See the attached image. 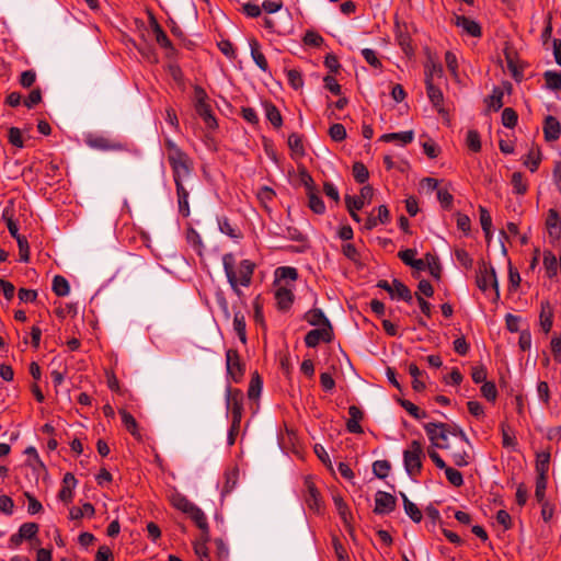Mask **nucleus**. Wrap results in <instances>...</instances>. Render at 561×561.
Wrapping results in <instances>:
<instances>
[{"mask_svg": "<svg viewBox=\"0 0 561 561\" xmlns=\"http://www.w3.org/2000/svg\"><path fill=\"white\" fill-rule=\"evenodd\" d=\"M171 169L176 190L179 213L184 217L190 216V188L187 186L192 179L193 164L187 154L168 161Z\"/></svg>", "mask_w": 561, "mask_h": 561, "instance_id": "obj_1", "label": "nucleus"}, {"mask_svg": "<svg viewBox=\"0 0 561 561\" xmlns=\"http://www.w3.org/2000/svg\"><path fill=\"white\" fill-rule=\"evenodd\" d=\"M222 266L227 280L234 294L241 296L239 286L249 287L255 270V264L250 260H242L238 266L232 253L222 255Z\"/></svg>", "mask_w": 561, "mask_h": 561, "instance_id": "obj_2", "label": "nucleus"}, {"mask_svg": "<svg viewBox=\"0 0 561 561\" xmlns=\"http://www.w3.org/2000/svg\"><path fill=\"white\" fill-rule=\"evenodd\" d=\"M476 283L479 289L483 293H486L488 290H493L494 301L500 298V289L496 273L491 264L482 262L479 265Z\"/></svg>", "mask_w": 561, "mask_h": 561, "instance_id": "obj_3", "label": "nucleus"}, {"mask_svg": "<svg viewBox=\"0 0 561 561\" xmlns=\"http://www.w3.org/2000/svg\"><path fill=\"white\" fill-rule=\"evenodd\" d=\"M423 457L422 444L419 440H412L409 448L403 451L404 469L410 477H416L421 472Z\"/></svg>", "mask_w": 561, "mask_h": 561, "instance_id": "obj_4", "label": "nucleus"}, {"mask_svg": "<svg viewBox=\"0 0 561 561\" xmlns=\"http://www.w3.org/2000/svg\"><path fill=\"white\" fill-rule=\"evenodd\" d=\"M195 111L197 115L204 121L205 125L209 129H216L218 124L213 114L210 105L207 103V93L201 87H195Z\"/></svg>", "mask_w": 561, "mask_h": 561, "instance_id": "obj_5", "label": "nucleus"}, {"mask_svg": "<svg viewBox=\"0 0 561 561\" xmlns=\"http://www.w3.org/2000/svg\"><path fill=\"white\" fill-rule=\"evenodd\" d=\"M226 407L231 412V421H233V427L241 424L242 412H243V393L240 389L231 388L230 386L226 389Z\"/></svg>", "mask_w": 561, "mask_h": 561, "instance_id": "obj_6", "label": "nucleus"}, {"mask_svg": "<svg viewBox=\"0 0 561 561\" xmlns=\"http://www.w3.org/2000/svg\"><path fill=\"white\" fill-rule=\"evenodd\" d=\"M424 430L431 443L438 448L448 447L449 425L446 423L431 422L424 425Z\"/></svg>", "mask_w": 561, "mask_h": 561, "instance_id": "obj_7", "label": "nucleus"}, {"mask_svg": "<svg viewBox=\"0 0 561 561\" xmlns=\"http://www.w3.org/2000/svg\"><path fill=\"white\" fill-rule=\"evenodd\" d=\"M226 369L228 377L234 382H239L245 373V364L241 360L239 352L234 348L226 351Z\"/></svg>", "mask_w": 561, "mask_h": 561, "instance_id": "obj_8", "label": "nucleus"}, {"mask_svg": "<svg viewBox=\"0 0 561 561\" xmlns=\"http://www.w3.org/2000/svg\"><path fill=\"white\" fill-rule=\"evenodd\" d=\"M333 339L332 325L310 330L305 336L307 347H317L320 342L330 343Z\"/></svg>", "mask_w": 561, "mask_h": 561, "instance_id": "obj_9", "label": "nucleus"}, {"mask_svg": "<svg viewBox=\"0 0 561 561\" xmlns=\"http://www.w3.org/2000/svg\"><path fill=\"white\" fill-rule=\"evenodd\" d=\"M397 505V499L385 491H378L375 495V508L374 513L378 515L389 514L394 511Z\"/></svg>", "mask_w": 561, "mask_h": 561, "instance_id": "obj_10", "label": "nucleus"}, {"mask_svg": "<svg viewBox=\"0 0 561 561\" xmlns=\"http://www.w3.org/2000/svg\"><path fill=\"white\" fill-rule=\"evenodd\" d=\"M85 142L90 148L102 151H119L124 149V146L121 142L100 135H90Z\"/></svg>", "mask_w": 561, "mask_h": 561, "instance_id": "obj_11", "label": "nucleus"}, {"mask_svg": "<svg viewBox=\"0 0 561 561\" xmlns=\"http://www.w3.org/2000/svg\"><path fill=\"white\" fill-rule=\"evenodd\" d=\"M561 135L560 122L551 115H548L543 122V136L547 141H556Z\"/></svg>", "mask_w": 561, "mask_h": 561, "instance_id": "obj_12", "label": "nucleus"}, {"mask_svg": "<svg viewBox=\"0 0 561 561\" xmlns=\"http://www.w3.org/2000/svg\"><path fill=\"white\" fill-rule=\"evenodd\" d=\"M348 414H350V419L346 422L347 432H350L352 434H362L363 427L359 424V422L364 417L363 411L356 405H351L348 408Z\"/></svg>", "mask_w": 561, "mask_h": 561, "instance_id": "obj_13", "label": "nucleus"}, {"mask_svg": "<svg viewBox=\"0 0 561 561\" xmlns=\"http://www.w3.org/2000/svg\"><path fill=\"white\" fill-rule=\"evenodd\" d=\"M455 24L470 36L480 37L482 34L480 24L465 15H456Z\"/></svg>", "mask_w": 561, "mask_h": 561, "instance_id": "obj_14", "label": "nucleus"}, {"mask_svg": "<svg viewBox=\"0 0 561 561\" xmlns=\"http://www.w3.org/2000/svg\"><path fill=\"white\" fill-rule=\"evenodd\" d=\"M306 486V503L310 510L319 511L321 504V497L318 489L310 478L305 480Z\"/></svg>", "mask_w": 561, "mask_h": 561, "instance_id": "obj_15", "label": "nucleus"}, {"mask_svg": "<svg viewBox=\"0 0 561 561\" xmlns=\"http://www.w3.org/2000/svg\"><path fill=\"white\" fill-rule=\"evenodd\" d=\"M546 226L550 237L559 239L561 236V218L556 209H549Z\"/></svg>", "mask_w": 561, "mask_h": 561, "instance_id": "obj_16", "label": "nucleus"}, {"mask_svg": "<svg viewBox=\"0 0 561 561\" xmlns=\"http://www.w3.org/2000/svg\"><path fill=\"white\" fill-rule=\"evenodd\" d=\"M426 83V91L427 96L430 101L432 102L433 106L438 110L439 113H444V108L440 107L444 96L442 90L434 85L432 82V79L427 77V80H425Z\"/></svg>", "mask_w": 561, "mask_h": 561, "instance_id": "obj_17", "label": "nucleus"}, {"mask_svg": "<svg viewBox=\"0 0 561 561\" xmlns=\"http://www.w3.org/2000/svg\"><path fill=\"white\" fill-rule=\"evenodd\" d=\"M305 320L313 327L323 328L332 325L324 312L319 308H313L305 313Z\"/></svg>", "mask_w": 561, "mask_h": 561, "instance_id": "obj_18", "label": "nucleus"}, {"mask_svg": "<svg viewBox=\"0 0 561 561\" xmlns=\"http://www.w3.org/2000/svg\"><path fill=\"white\" fill-rule=\"evenodd\" d=\"M150 26L152 28L157 43L163 48L173 49L171 41L169 39L168 35L162 30L161 25L158 23L153 15H150Z\"/></svg>", "mask_w": 561, "mask_h": 561, "instance_id": "obj_19", "label": "nucleus"}, {"mask_svg": "<svg viewBox=\"0 0 561 561\" xmlns=\"http://www.w3.org/2000/svg\"><path fill=\"white\" fill-rule=\"evenodd\" d=\"M122 423L125 426V428L137 439L141 440V434L138 427V423L136 419L126 410L119 411Z\"/></svg>", "mask_w": 561, "mask_h": 561, "instance_id": "obj_20", "label": "nucleus"}, {"mask_svg": "<svg viewBox=\"0 0 561 561\" xmlns=\"http://www.w3.org/2000/svg\"><path fill=\"white\" fill-rule=\"evenodd\" d=\"M540 325L545 333H548L553 324V311L549 301L541 302Z\"/></svg>", "mask_w": 561, "mask_h": 561, "instance_id": "obj_21", "label": "nucleus"}, {"mask_svg": "<svg viewBox=\"0 0 561 561\" xmlns=\"http://www.w3.org/2000/svg\"><path fill=\"white\" fill-rule=\"evenodd\" d=\"M190 518L196 524V526L201 529L204 537H206L207 534H209V527L207 523L206 515L204 512L197 507L196 505L193 507L192 511L187 514Z\"/></svg>", "mask_w": 561, "mask_h": 561, "instance_id": "obj_22", "label": "nucleus"}, {"mask_svg": "<svg viewBox=\"0 0 561 561\" xmlns=\"http://www.w3.org/2000/svg\"><path fill=\"white\" fill-rule=\"evenodd\" d=\"M251 57L255 65L263 71H267L268 64L264 54L260 49V44L256 39L250 41Z\"/></svg>", "mask_w": 561, "mask_h": 561, "instance_id": "obj_23", "label": "nucleus"}, {"mask_svg": "<svg viewBox=\"0 0 561 561\" xmlns=\"http://www.w3.org/2000/svg\"><path fill=\"white\" fill-rule=\"evenodd\" d=\"M413 139H414L413 130L390 133V134H385L380 137L381 141H385V142L398 141L403 146L412 142Z\"/></svg>", "mask_w": 561, "mask_h": 561, "instance_id": "obj_24", "label": "nucleus"}, {"mask_svg": "<svg viewBox=\"0 0 561 561\" xmlns=\"http://www.w3.org/2000/svg\"><path fill=\"white\" fill-rule=\"evenodd\" d=\"M345 205H346L347 211L350 213V216L352 217V219L356 222H359L360 217L357 214V211L364 207V202L362 201V197L346 195L345 196Z\"/></svg>", "mask_w": 561, "mask_h": 561, "instance_id": "obj_25", "label": "nucleus"}, {"mask_svg": "<svg viewBox=\"0 0 561 561\" xmlns=\"http://www.w3.org/2000/svg\"><path fill=\"white\" fill-rule=\"evenodd\" d=\"M503 98L504 91L500 87H494L491 95H489V98L485 99L488 108L497 112L500 108H502L504 104Z\"/></svg>", "mask_w": 561, "mask_h": 561, "instance_id": "obj_26", "label": "nucleus"}, {"mask_svg": "<svg viewBox=\"0 0 561 561\" xmlns=\"http://www.w3.org/2000/svg\"><path fill=\"white\" fill-rule=\"evenodd\" d=\"M400 495L403 501V507L405 514L414 522L420 523L422 520V512L420 508L409 500V497L405 495V493L400 492Z\"/></svg>", "mask_w": 561, "mask_h": 561, "instance_id": "obj_27", "label": "nucleus"}, {"mask_svg": "<svg viewBox=\"0 0 561 561\" xmlns=\"http://www.w3.org/2000/svg\"><path fill=\"white\" fill-rule=\"evenodd\" d=\"M550 465V453L541 451L536 455V472L537 477H548Z\"/></svg>", "mask_w": 561, "mask_h": 561, "instance_id": "obj_28", "label": "nucleus"}, {"mask_svg": "<svg viewBox=\"0 0 561 561\" xmlns=\"http://www.w3.org/2000/svg\"><path fill=\"white\" fill-rule=\"evenodd\" d=\"M209 540V534L204 537L201 535L198 539L194 541V552L198 557L201 561H209V552L207 548V542Z\"/></svg>", "mask_w": 561, "mask_h": 561, "instance_id": "obj_29", "label": "nucleus"}, {"mask_svg": "<svg viewBox=\"0 0 561 561\" xmlns=\"http://www.w3.org/2000/svg\"><path fill=\"white\" fill-rule=\"evenodd\" d=\"M275 299L280 310H287L294 300L293 293L287 288H278L275 293Z\"/></svg>", "mask_w": 561, "mask_h": 561, "instance_id": "obj_30", "label": "nucleus"}, {"mask_svg": "<svg viewBox=\"0 0 561 561\" xmlns=\"http://www.w3.org/2000/svg\"><path fill=\"white\" fill-rule=\"evenodd\" d=\"M245 318L241 311H236L233 316V330L236 331L239 340L247 343V330H245Z\"/></svg>", "mask_w": 561, "mask_h": 561, "instance_id": "obj_31", "label": "nucleus"}, {"mask_svg": "<svg viewBox=\"0 0 561 561\" xmlns=\"http://www.w3.org/2000/svg\"><path fill=\"white\" fill-rule=\"evenodd\" d=\"M543 79L546 82V88L552 91L561 90V72L547 70L543 73Z\"/></svg>", "mask_w": 561, "mask_h": 561, "instance_id": "obj_32", "label": "nucleus"}, {"mask_svg": "<svg viewBox=\"0 0 561 561\" xmlns=\"http://www.w3.org/2000/svg\"><path fill=\"white\" fill-rule=\"evenodd\" d=\"M239 480V470L238 468H233L226 472L225 474V484L222 488V495L229 494L233 491Z\"/></svg>", "mask_w": 561, "mask_h": 561, "instance_id": "obj_33", "label": "nucleus"}, {"mask_svg": "<svg viewBox=\"0 0 561 561\" xmlns=\"http://www.w3.org/2000/svg\"><path fill=\"white\" fill-rule=\"evenodd\" d=\"M53 291L58 297L67 296L70 291L68 280L61 275H56L53 279Z\"/></svg>", "mask_w": 561, "mask_h": 561, "instance_id": "obj_34", "label": "nucleus"}, {"mask_svg": "<svg viewBox=\"0 0 561 561\" xmlns=\"http://www.w3.org/2000/svg\"><path fill=\"white\" fill-rule=\"evenodd\" d=\"M288 147L290 148L293 154L295 157H304L305 156V148L302 145L301 136L297 133H293L288 137Z\"/></svg>", "mask_w": 561, "mask_h": 561, "instance_id": "obj_35", "label": "nucleus"}, {"mask_svg": "<svg viewBox=\"0 0 561 561\" xmlns=\"http://www.w3.org/2000/svg\"><path fill=\"white\" fill-rule=\"evenodd\" d=\"M218 227L220 232L232 239H238L241 237L240 230H238L227 217H221L218 219Z\"/></svg>", "mask_w": 561, "mask_h": 561, "instance_id": "obj_36", "label": "nucleus"}, {"mask_svg": "<svg viewBox=\"0 0 561 561\" xmlns=\"http://www.w3.org/2000/svg\"><path fill=\"white\" fill-rule=\"evenodd\" d=\"M511 183L513 186V191L517 195L526 194L528 190V184L524 179V174L522 172H514L512 174Z\"/></svg>", "mask_w": 561, "mask_h": 561, "instance_id": "obj_37", "label": "nucleus"}, {"mask_svg": "<svg viewBox=\"0 0 561 561\" xmlns=\"http://www.w3.org/2000/svg\"><path fill=\"white\" fill-rule=\"evenodd\" d=\"M558 260L556 257V255L548 251V252H545L543 254V266L547 271V275L548 277H553L557 275L558 273Z\"/></svg>", "mask_w": 561, "mask_h": 561, "instance_id": "obj_38", "label": "nucleus"}, {"mask_svg": "<svg viewBox=\"0 0 561 561\" xmlns=\"http://www.w3.org/2000/svg\"><path fill=\"white\" fill-rule=\"evenodd\" d=\"M265 114H266V118L271 122V124L274 127L278 128L282 126V124H283L282 115H280L278 108L274 104H272V103L265 104Z\"/></svg>", "mask_w": 561, "mask_h": 561, "instance_id": "obj_39", "label": "nucleus"}, {"mask_svg": "<svg viewBox=\"0 0 561 561\" xmlns=\"http://www.w3.org/2000/svg\"><path fill=\"white\" fill-rule=\"evenodd\" d=\"M393 286H394V289H396V299H401L405 302H411L413 297H412V293L411 290L409 289V287L407 285H404L402 282H400L399 279L394 278L393 279Z\"/></svg>", "mask_w": 561, "mask_h": 561, "instance_id": "obj_40", "label": "nucleus"}, {"mask_svg": "<svg viewBox=\"0 0 561 561\" xmlns=\"http://www.w3.org/2000/svg\"><path fill=\"white\" fill-rule=\"evenodd\" d=\"M409 374L413 378L412 387L415 391H423L425 389V383L420 380V377L423 375V371L420 370L416 364L411 363L408 367Z\"/></svg>", "mask_w": 561, "mask_h": 561, "instance_id": "obj_41", "label": "nucleus"}, {"mask_svg": "<svg viewBox=\"0 0 561 561\" xmlns=\"http://www.w3.org/2000/svg\"><path fill=\"white\" fill-rule=\"evenodd\" d=\"M466 145L473 152H479L481 150V138L478 130L470 129L467 131Z\"/></svg>", "mask_w": 561, "mask_h": 561, "instance_id": "obj_42", "label": "nucleus"}, {"mask_svg": "<svg viewBox=\"0 0 561 561\" xmlns=\"http://www.w3.org/2000/svg\"><path fill=\"white\" fill-rule=\"evenodd\" d=\"M38 525L36 523H24L20 526L19 533L24 540H32L38 533Z\"/></svg>", "mask_w": 561, "mask_h": 561, "instance_id": "obj_43", "label": "nucleus"}, {"mask_svg": "<svg viewBox=\"0 0 561 561\" xmlns=\"http://www.w3.org/2000/svg\"><path fill=\"white\" fill-rule=\"evenodd\" d=\"M400 405L414 419L421 420L425 419L427 416L426 412L421 411L419 407H416L414 403H412L409 400H399Z\"/></svg>", "mask_w": 561, "mask_h": 561, "instance_id": "obj_44", "label": "nucleus"}, {"mask_svg": "<svg viewBox=\"0 0 561 561\" xmlns=\"http://www.w3.org/2000/svg\"><path fill=\"white\" fill-rule=\"evenodd\" d=\"M390 469L391 465L388 460H376L373 463V472L379 479L387 478Z\"/></svg>", "mask_w": 561, "mask_h": 561, "instance_id": "obj_45", "label": "nucleus"}, {"mask_svg": "<svg viewBox=\"0 0 561 561\" xmlns=\"http://www.w3.org/2000/svg\"><path fill=\"white\" fill-rule=\"evenodd\" d=\"M353 176L357 183H365L369 178V172L364 163L355 162L352 168Z\"/></svg>", "mask_w": 561, "mask_h": 561, "instance_id": "obj_46", "label": "nucleus"}, {"mask_svg": "<svg viewBox=\"0 0 561 561\" xmlns=\"http://www.w3.org/2000/svg\"><path fill=\"white\" fill-rule=\"evenodd\" d=\"M307 195H308V199H309L310 209L318 215L323 214L325 211V205H324L322 198L317 194V192H313V193H310Z\"/></svg>", "mask_w": 561, "mask_h": 561, "instance_id": "obj_47", "label": "nucleus"}, {"mask_svg": "<svg viewBox=\"0 0 561 561\" xmlns=\"http://www.w3.org/2000/svg\"><path fill=\"white\" fill-rule=\"evenodd\" d=\"M479 213H480L481 228H482L483 232L485 233V237L490 238L491 227H492V218H491L489 211L486 210V208H484L483 206L479 207Z\"/></svg>", "mask_w": 561, "mask_h": 561, "instance_id": "obj_48", "label": "nucleus"}, {"mask_svg": "<svg viewBox=\"0 0 561 561\" xmlns=\"http://www.w3.org/2000/svg\"><path fill=\"white\" fill-rule=\"evenodd\" d=\"M517 113L512 107H505L502 112V124L507 128H514L517 124Z\"/></svg>", "mask_w": 561, "mask_h": 561, "instance_id": "obj_49", "label": "nucleus"}, {"mask_svg": "<svg viewBox=\"0 0 561 561\" xmlns=\"http://www.w3.org/2000/svg\"><path fill=\"white\" fill-rule=\"evenodd\" d=\"M262 385H263L262 379L260 378L257 373L253 374V376L250 380L249 390H248V396L250 399H255L260 396L261 390H262Z\"/></svg>", "mask_w": 561, "mask_h": 561, "instance_id": "obj_50", "label": "nucleus"}, {"mask_svg": "<svg viewBox=\"0 0 561 561\" xmlns=\"http://www.w3.org/2000/svg\"><path fill=\"white\" fill-rule=\"evenodd\" d=\"M548 477H537L536 478V489H535V497L537 502H543L546 500V490H547Z\"/></svg>", "mask_w": 561, "mask_h": 561, "instance_id": "obj_51", "label": "nucleus"}, {"mask_svg": "<svg viewBox=\"0 0 561 561\" xmlns=\"http://www.w3.org/2000/svg\"><path fill=\"white\" fill-rule=\"evenodd\" d=\"M215 299H216V302H217L218 307L222 311V314H224L225 319L229 320L230 319L229 304H228V300H227V298L225 296V293L221 289H217L216 290Z\"/></svg>", "mask_w": 561, "mask_h": 561, "instance_id": "obj_52", "label": "nucleus"}, {"mask_svg": "<svg viewBox=\"0 0 561 561\" xmlns=\"http://www.w3.org/2000/svg\"><path fill=\"white\" fill-rule=\"evenodd\" d=\"M541 161V156L539 150H530L527 154L524 164L530 170V172L537 171Z\"/></svg>", "mask_w": 561, "mask_h": 561, "instance_id": "obj_53", "label": "nucleus"}, {"mask_svg": "<svg viewBox=\"0 0 561 561\" xmlns=\"http://www.w3.org/2000/svg\"><path fill=\"white\" fill-rule=\"evenodd\" d=\"M445 470L446 479L454 486H461L463 484V477L460 471L451 467H447Z\"/></svg>", "mask_w": 561, "mask_h": 561, "instance_id": "obj_54", "label": "nucleus"}, {"mask_svg": "<svg viewBox=\"0 0 561 561\" xmlns=\"http://www.w3.org/2000/svg\"><path fill=\"white\" fill-rule=\"evenodd\" d=\"M425 260L431 275L438 279L440 277V264L438 257L427 253Z\"/></svg>", "mask_w": 561, "mask_h": 561, "instance_id": "obj_55", "label": "nucleus"}, {"mask_svg": "<svg viewBox=\"0 0 561 561\" xmlns=\"http://www.w3.org/2000/svg\"><path fill=\"white\" fill-rule=\"evenodd\" d=\"M329 135L332 140L342 141L346 138V129L342 124L335 123L330 126Z\"/></svg>", "mask_w": 561, "mask_h": 561, "instance_id": "obj_56", "label": "nucleus"}, {"mask_svg": "<svg viewBox=\"0 0 561 561\" xmlns=\"http://www.w3.org/2000/svg\"><path fill=\"white\" fill-rule=\"evenodd\" d=\"M8 140H9V142L12 146H14L16 148H23L24 147V141H23L22 133H21L20 128H18V127H11L9 129Z\"/></svg>", "mask_w": 561, "mask_h": 561, "instance_id": "obj_57", "label": "nucleus"}, {"mask_svg": "<svg viewBox=\"0 0 561 561\" xmlns=\"http://www.w3.org/2000/svg\"><path fill=\"white\" fill-rule=\"evenodd\" d=\"M333 500H334V504H335L339 515L341 516L343 522L345 524H347L348 517H351V513H350L347 504L340 496H335Z\"/></svg>", "mask_w": 561, "mask_h": 561, "instance_id": "obj_58", "label": "nucleus"}, {"mask_svg": "<svg viewBox=\"0 0 561 561\" xmlns=\"http://www.w3.org/2000/svg\"><path fill=\"white\" fill-rule=\"evenodd\" d=\"M165 148L168 150V161L186 154L173 140L165 139Z\"/></svg>", "mask_w": 561, "mask_h": 561, "instance_id": "obj_59", "label": "nucleus"}, {"mask_svg": "<svg viewBox=\"0 0 561 561\" xmlns=\"http://www.w3.org/2000/svg\"><path fill=\"white\" fill-rule=\"evenodd\" d=\"M362 55L365 61L374 68H380L381 61L379 60L377 53L370 48L362 49Z\"/></svg>", "mask_w": 561, "mask_h": 561, "instance_id": "obj_60", "label": "nucleus"}, {"mask_svg": "<svg viewBox=\"0 0 561 561\" xmlns=\"http://www.w3.org/2000/svg\"><path fill=\"white\" fill-rule=\"evenodd\" d=\"M287 80L288 83L295 89L298 90L304 85V80L300 71L296 69H290L287 71Z\"/></svg>", "mask_w": 561, "mask_h": 561, "instance_id": "obj_61", "label": "nucleus"}, {"mask_svg": "<svg viewBox=\"0 0 561 561\" xmlns=\"http://www.w3.org/2000/svg\"><path fill=\"white\" fill-rule=\"evenodd\" d=\"M342 253L352 262H359V252L353 243H344L341 249Z\"/></svg>", "mask_w": 561, "mask_h": 561, "instance_id": "obj_62", "label": "nucleus"}, {"mask_svg": "<svg viewBox=\"0 0 561 561\" xmlns=\"http://www.w3.org/2000/svg\"><path fill=\"white\" fill-rule=\"evenodd\" d=\"M481 393L488 401H495L497 390L494 382L485 381L481 387Z\"/></svg>", "mask_w": 561, "mask_h": 561, "instance_id": "obj_63", "label": "nucleus"}, {"mask_svg": "<svg viewBox=\"0 0 561 561\" xmlns=\"http://www.w3.org/2000/svg\"><path fill=\"white\" fill-rule=\"evenodd\" d=\"M456 260L459 262L461 266L465 268H470L472 266L473 260L470 254L463 249L455 250Z\"/></svg>", "mask_w": 561, "mask_h": 561, "instance_id": "obj_64", "label": "nucleus"}]
</instances>
